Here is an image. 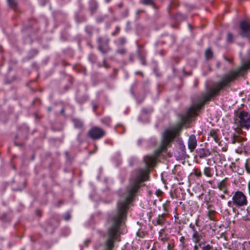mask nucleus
Masks as SVG:
<instances>
[{"instance_id": "1", "label": "nucleus", "mask_w": 250, "mask_h": 250, "mask_svg": "<svg viewBox=\"0 0 250 250\" xmlns=\"http://www.w3.org/2000/svg\"><path fill=\"white\" fill-rule=\"evenodd\" d=\"M241 73V70L232 71L224 76L222 79L215 83L212 87L209 88L200 96L192 101L191 106L188 109H200L203 106L217 95L221 90L230 86V83L233 81Z\"/></svg>"}, {"instance_id": "2", "label": "nucleus", "mask_w": 250, "mask_h": 250, "mask_svg": "<svg viewBox=\"0 0 250 250\" xmlns=\"http://www.w3.org/2000/svg\"><path fill=\"white\" fill-rule=\"evenodd\" d=\"M196 111L187 110L185 113L180 115L181 123L177 126L175 127L173 130L167 129L165 131L163 135L162 145V149H166L170 146L172 142L181 132L183 125L189 123L191 121L193 117L192 111Z\"/></svg>"}, {"instance_id": "3", "label": "nucleus", "mask_w": 250, "mask_h": 250, "mask_svg": "<svg viewBox=\"0 0 250 250\" xmlns=\"http://www.w3.org/2000/svg\"><path fill=\"white\" fill-rule=\"evenodd\" d=\"M234 120L238 126L248 129L250 127V112L247 110H236Z\"/></svg>"}, {"instance_id": "4", "label": "nucleus", "mask_w": 250, "mask_h": 250, "mask_svg": "<svg viewBox=\"0 0 250 250\" xmlns=\"http://www.w3.org/2000/svg\"><path fill=\"white\" fill-rule=\"evenodd\" d=\"M233 205L236 207H244L248 204L246 195L241 191H235L232 197Z\"/></svg>"}, {"instance_id": "5", "label": "nucleus", "mask_w": 250, "mask_h": 250, "mask_svg": "<svg viewBox=\"0 0 250 250\" xmlns=\"http://www.w3.org/2000/svg\"><path fill=\"white\" fill-rule=\"evenodd\" d=\"M109 38L107 36L104 37L99 36L98 37L97 42L98 43V49L103 54L105 55L110 50L109 46Z\"/></svg>"}, {"instance_id": "6", "label": "nucleus", "mask_w": 250, "mask_h": 250, "mask_svg": "<svg viewBox=\"0 0 250 250\" xmlns=\"http://www.w3.org/2000/svg\"><path fill=\"white\" fill-rule=\"evenodd\" d=\"M240 31L239 34L243 38L250 37V20H244L239 24Z\"/></svg>"}, {"instance_id": "7", "label": "nucleus", "mask_w": 250, "mask_h": 250, "mask_svg": "<svg viewBox=\"0 0 250 250\" xmlns=\"http://www.w3.org/2000/svg\"><path fill=\"white\" fill-rule=\"evenodd\" d=\"M105 134V131L98 126L92 127L88 132V136L93 140H99Z\"/></svg>"}, {"instance_id": "8", "label": "nucleus", "mask_w": 250, "mask_h": 250, "mask_svg": "<svg viewBox=\"0 0 250 250\" xmlns=\"http://www.w3.org/2000/svg\"><path fill=\"white\" fill-rule=\"evenodd\" d=\"M198 222V221L196 220L195 224L191 223L189 225V228L193 232L192 237L195 243H198L202 238L200 227L197 224Z\"/></svg>"}, {"instance_id": "9", "label": "nucleus", "mask_w": 250, "mask_h": 250, "mask_svg": "<svg viewBox=\"0 0 250 250\" xmlns=\"http://www.w3.org/2000/svg\"><path fill=\"white\" fill-rule=\"evenodd\" d=\"M178 146L175 150V156L179 159H183L186 154V146L181 138H178Z\"/></svg>"}, {"instance_id": "10", "label": "nucleus", "mask_w": 250, "mask_h": 250, "mask_svg": "<svg viewBox=\"0 0 250 250\" xmlns=\"http://www.w3.org/2000/svg\"><path fill=\"white\" fill-rule=\"evenodd\" d=\"M197 144V140L195 135L192 134L189 136L188 139V148L190 151H193L196 147Z\"/></svg>"}, {"instance_id": "11", "label": "nucleus", "mask_w": 250, "mask_h": 250, "mask_svg": "<svg viewBox=\"0 0 250 250\" xmlns=\"http://www.w3.org/2000/svg\"><path fill=\"white\" fill-rule=\"evenodd\" d=\"M59 221L57 217H52L48 222V226L47 227V230H48L49 229H51V232H53L54 229L59 226Z\"/></svg>"}, {"instance_id": "12", "label": "nucleus", "mask_w": 250, "mask_h": 250, "mask_svg": "<svg viewBox=\"0 0 250 250\" xmlns=\"http://www.w3.org/2000/svg\"><path fill=\"white\" fill-rule=\"evenodd\" d=\"M136 53L137 54L138 58L140 60L141 64L143 65H146L147 63L146 61V51L143 49L138 48L136 51Z\"/></svg>"}, {"instance_id": "13", "label": "nucleus", "mask_w": 250, "mask_h": 250, "mask_svg": "<svg viewBox=\"0 0 250 250\" xmlns=\"http://www.w3.org/2000/svg\"><path fill=\"white\" fill-rule=\"evenodd\" d=\"M167 215V213H163L162 214H160L155 219V223L154 221L153 222V224L155 226L159 225L163 226L166 221V217Z\"/></svg>"}, {"instance_id": "14", "label": "nucleus", "mask_w": 250, "mask_h": 250, "mask_svg": "<svg viewBox=\"0 0 250 250\" xmlns=\"http://www.w3.org/2000/svg\"><path fill=\"white\" fill-rule=\"evenodd\" d=\"M198 156L201 159H205L209 156L211 154V152L209 149L201 148L197 150Z\"/></svg>"}, {"instance_id": "15", "label": "nucleus", "mask_w": 250, "mask_h": 250, "mask_svg": "<svg viewBox=\"0 0 250 250\" xmlns=\"http://www.w3.org/2000/svg\"><path fill=\"white\" fill-rule=\"evenodd\" d=\"M246 141V139L236 134H233L231 137L232 144H235L238 143L240 146L243 145V143Z\"/></svg>"}, {"instance_id": "16", "label": "nucleus", "mask_w": 250, "mask_h": 250, "mask_svg": "<svg viewBox=\"0 0 250 250\" xmlns=\"http://www.w3.org/2000/svg\"><path fill=\"white\" fill-rule=\"evenodd\" d=\"M217 187L219 190L222 191L224 193L227 194L228 192V190L226 179H225L222 180L220 182L218 183Z\"/></svg>"}, {"instance_id": "17", "label": "nucleus", "mask_w": 250, "mask_h": 250, "mask_svg": "<svg viewBox=\"0 0 250 250\" xmlns=\"http://www.w3.org/2000/svg\"><path fill=\"white\" fill-rule=\"evenodd\" d=\"M218 132H219L218 130H215L214 129H212L209 132L210 136L213 139L214 141L216 143H219L220 140L218 135Z\"/></svg>"}, {"instance_id": "18", "label": "nucleus", "mask_w": 250, "mask_h": 250, "mask_svg": "<svg viewBox=\"0 0 250 250\" xmlns=\"http://www.w3.org/2000/svg\"><path fill=\"white\" fill-rule=\"evenodd\" d=\"M72 121L74 124V126L75 128L82 129L83 128V122L79 119L77 118H72Z\"/></svg>"}, {"instance_id": "19", "label": "nucleus", "mask_w": 250, "mask_h": 250, "mask_svg": "<svg viewBox=\"0 0 250 250\" xmlns=\"http://www.w3.org/2000/svg\"><path fill=\"white\" fill-rule=\"evenodd\" d=\"M98 5L94 0H91L89 3V10L92 15L98 8Z\"/></svg>"}, {"instance_id": "20", "label": "nucleus", "mask_w": 250, "mask_h": 250, "mask_svg": "<svg viewBox=\"0 0 250 250\" xmlns=\"http://www.w3.org/2000/svg\"><path fill=\"white\" fill-rule=\"evenodd\" d=\"M101 123L106 126H109L111 123V119L109 117H104L101 119Z\"/></svg>"}, {"instance_id": "21", "label": "nucleus", "mask_w": 250, "mask_h": 250, "mask_svg": "<svg viewBox=\"0 0 250 250\" xmlns=\"http://www.w3.org/2000/svg\"><path fill=\"white\" fill-rule=\"evenodd\" d=\"M213 56V52L210 48H208L205 51V57L206 59L209 60L212 58Z\"/></svg>"}, {"instance_id": "22", "label": "nucleus", "mask_w": 250, "mask_h": 250, "mask_svg": "<svg viewBox=\"0 0 250 250\" xmlns=\"http://www.w3.org/2000/svg\"><path fill=\"white\" fill-rule=\"evenodd\" d=\"M204 173L207 177H210L212 176L211 174V169L209 167H205L204 169Z\"/></svg>"}, {"instance_id": "23", "label": "nucleus", "mask_w": 250, "mask_h": 250, "mask_svg": "<svg viewBox=\"0 0 250 250\" xmlns=\"http://www.w3.org/2000/svg\"><path fill=\"white\" fill-rule=\"evenodd\" d=\"M85 31L89 35H92L93 32V27L90 25H87L85 27Z\"/></svg>"}, {"instance_id": "24", "label": "nucleus", "mask_w": 250, "mask_h": 250, "mask_svg": "<svg viewBox=\"0 0 250 250\" xmlns=\"http://www.w3.org/2000/svg\"><path fill=\"white\" fill-rule=\"evenodd\" d=\"M142 3L145 5H151L154 6V3L153 0H142Z\"/></svg>"}, {"instance_id": "25", "label": "nucleus", "mask_w": 250, "mask_h": 250, "mask_svg": "<svg viewBox=\"0 0 250 250\" xmlns=\"http://www.w3.org/2000/svg\"><path fill=\"white\" fill-rule=\"evenodd\" d=\"M245 167L247 172L250 174V160L247 159L245 164Z\"/></svg>"}, {"instance_id": "26", "label": "nucleus", "mask_w": 250, "mask_h": 250, "mask_svg": "<svg viewBox=\"0 0 250 250\" xmlns=\"http://www.w3.org/2000/svg\"><path fill=\"white\" fill-rule=\"evenodd\" d=\"M227 42L229 43H232L233 42V35L231 33L229 32L227 36Z\"/></svg>"}, {"instance_id": "27", "label": "nucleus", "mask_w": 250, "mask_h": 250, "mask_svg": "<svg viewBox=\"0 0 250 250\" xmlns=\"http://www.w3.org/2000/svg\"><path fill=\"white\" fill-rule=\"evenodd\" d=\"M8 4L10 7L15 8L16 6V2L15 0H7Z\"/></svg>"}, {"instance_id": "28", "label": "nucleus", "mask_w": 250, "mask_h": 250, "mask_svg": "<svg viewBox=\"0 0 250 250\" xmlns=\"http://www.w3.org/2000/svg\"><path fill=\"white\" fill-rule=\"evenodd\" d=\"M175 19L177 21H182L185 19V17L180 13H178L176 16Z\"/></svg>"}, {"instance_id": "29", "label": "nucleus", "mask_w": 250, "mask_h": 250, "mask_svg": "<svg viewBox=\"0 0 250 250\" xmlns=\"http://www.w3.org/2000/svg\"><path fill=\"white\" fill-rule=\"evenodd\" d=\"M202 250H213V248L212 246L207 244L202 247Z\"/></svg>"}, {"instance_id": "30", "label": "nucleus", "mask_w": 250, "mask_h": 250, "mask_svg": "<svg viewBox=\"0 0 250 250\" xmlns=\"http://www.w3.org/2000/svg\"><path fill=\"white\" fill-rule=\"evenodd\" d=\"M108 12L110 13L111 16H113L112 18V21H117V18L114 16V13L113 10V9L111 8H109L108 9Z\"/></svg>"}, {"instance_id": "31", "label": "nucleus", "mask_w": 250, "mask_h": 250, "mask_svg": "<svg viewBox=\"0 0 250 250\" xmlns=\"http://www.w3.org/2000/svg\"><path fill=\"white\" fill-rule=\"evenodd\" d=\"M194 173L195 175L198 177H200L202 176L201 171L197 168H196L194 169Z\"/></svg>"}, {"instance_id": "32", "label": "nucleus", "mask_w": 250, "mask_h": 250, "mask_svg": "<svg viewBox=\"0 0 250 250\" xmlns=\"http://www.w3.org/2000/svg\"><path fill=\"white\" fill-rule=\"evenodd\" d=\"M116 52L118 54H120L121 55H124L126 53V49L125 48H123L121 49H118L116 51Z\"/></svg>"}, {"instance_id": "33", "label": "nucleus", "mask_w": 250, "mask_h": 250, "mask_svg": "<svg viewBox=\"0 0 250 250\" xmlns=\"http://www.w3.org/2000/svg\"><path fill=\"white\" fill-rule=\"evenodd\" d=\"M96 20V22L97 23H101V22H103L104 20V19L102 15H101V16H98L97 17Z\"/></svg>"}, {"instance_id": "34", "label": "nucleus", "mask_w": 250, "mask_h": 250, "mask_svg": "<svg viewBox=\"0 0 250 250\" xmlns=\"http://www.w3.org/2000/svg\"><path fill=\"white\" fill-rule=\"evenodd\" d=\"M120 30V27L118 26H117L116 27L115 31L111 33V35L112 36L117 35L119 33Z\"/></svg>"}, {"instance_id": "35", "label": "nucleus", "mask_w": 250, "mask_h": 250, "mask_svg": "<svg viewBox=\"0 0 250 250\" xmlns=\"http://www.w3.org/2000/svg\"><path fill=\"white\" fill-rule=\"evenodd\" d=\"M214 214V211H209L208 213V217L210 220H213V216Z\"/></svg>"}, {"instance_id": "36", "label": "nucleus", "mask_w": 250, "mask_h": 250, "mask_svg": "<svg viewBox=\"0 0 250 250\" xmlns=\"http://www.w3.org/2000/svg\"><path fill=\"white\" fill-rule=\"evenodd\" d=\"M71 218V215L69 213H66L64 215V219L66 221H68Z\"/></svg>"}, {"instance_id": "37", "label": "nucleus", "mask_w": 250, "mask_h": 250, "mask_svg": "<svg viewBox=\"0 0 250 250\" xmlns=\"http://www.w3.org/2000/svg\"><path fill=\"white\" fill-rule=\"evenodd\" d=\"M77 140L80 143H82V142H83V139L82 138V134L80 133L79 134H78V136H77Z\"/></svg>"}, {"instance_id": "38", "label": "nucleus", "mask_w": 250, "mask_h": 250, "mask_svg": "<svg viewBox=\"0 0 250 250\" xmlns=\"http://www.w3.org/2000/svg\"><path fill=\"white\" fill-rule=\"evenodd\" d=\"M119 42H120L121 44H124L125 43V42H126V40L125 39V38L124 37H122L120 39H119Z\"/></svg>"}, {"instance_id": "39", "label": "nucleus", "mask_w": 250, "mask_h": 250, "mask_svg": "<svg viewBox=\"0 0 250 250\" xmlns=\"http://www.w3.org/2000/svg\"><path fill=\"white\" fill-rule=\"evenodd\" d=\"M92 106L94 109H95L99 107L98 103L94 102L92 103Z\"/></svg>"}, {"instance_id": "40", "label": "nucleus", "mask_w": 250, "mask_h": 250, "mask_svg": "<svg viewBox=\"0 0 250 250\" xmlns=\"http://www.w3.org/2000/svg\"><path fill=\"white\" fill-rule=\"evenodd\" d=\"M163 208H164V211L166 212H167L168 211L167 205L166 204L163 205Z\"/></svg>"}, {"instance_id": "41", "label": "nucleus", "mask_w": 250, "mask_h": 250, "mask_svg": "<svg viewBox=\"0 0 250 250\" xmlns=\"http://www.w3.org/2000/svg\"><path fill=\"white\" fill-rule=\"evenodd\" d=\"M148 114L147 110H143L141 114V116H145Z\"/></svg>"}, {"instance_id": "42", "label": "nucleus", "mask_w": 250, "mask_h": 250, "mask_svg": "<svg viewBox=\"0 0 250 250\" xmlns=\"http://www.w3.org/2000/svg\"><path fill=\"white\" fill-rule=\"evenodd\" d=\"M248 189L249 195L250 196V180L248 182Z\"/></svg>"}, {"instance_id": "43", "label": "nucleus", "mask_w": 250, "mask_h": 250, "mask_svg": "<svg viewBox=\"0 0 250 250\" xmlns=\"http://www.w3.org/2000/svg\"><path fill=\"white\" fill-rule=\"evenodd\" d=\"M31 53H33L34 55H36L38 54V51L36 49H32L31 51Z\"/></svg>"}, {"instance_id": "44", "label": "nucleus", "mask_w": 250, "mask_h": 250, "mask_svg": "<svg viewBox=\"0 0 250 250\" xmlns=\"http://www.w3.org/2000/svg\"><path fill=\"white\" fill-rule=\"evenodd\" d=\"M129 59L132 62H134V56L133 54H130L129 56Z\"/></svg>"}, {"instance_id": "45", "label": "nucleus", "mask_w": 250, "mask_h": 250, "mask_svg": "<svg viewBox=\"0 0 250 250\" xmlns=\"http://www.w3.org/2000/svg\"><path fill=\"white\" fill-rule=\"evenodd\" d=\"M135 75L140 74V75H141V76L142 77L144 76V74L143 73V72H142L141 71H136V72H135Z\"/></svg>"}, {"instance_id": "46", "label": "nucleus", "mask_w": 250, "mask_h": 250, "mask_svg": "<svg viewBox=\"0 0 250 250\" xmlns=\"http://www.w3.org/2000/svg\"><path fill=\"white\" fill-rule=\"evenodd\" d=\"M142 140L141 139H139L138 141H137V143H138V145L139 146H140L142 144Z\"/></svg>"}, {"instance_id": "47", "label": "nucleus", "mask_w": 250, "mask_h": 250, "mask_svg": "<svg viewBox=\"0 0 250 250\" xmlns=\"http://www.w3.org/2000/svg\"><path fill=\"white\" fill-rule=\"evenodd\" d=\"M130 93L133 96H134V92L133 91L132 87H131L130 88Z\"/></svg>"}, {"instance_id": "48", "label": "nucleus", "mask_w": 250, "mask_h": 250, "mask_svg": "<svg viewBox=\"0 0 250 250\" xmlns=\"http://www.w3.org/2000/svg\"><path fill=\"white\" fill-rule=\"evenodd\" d=\"M33 116L35 119H37L38 118V115L37 113H34Z\"/></svg>"}, {"instance_id": "49", "label": "nucleus", "mask_w": 250, "mask_h": 250, "mask_svg": "<svg viewBox=\"0 0 250 250\" xmlns=\"http://www.w3.org/2000/svg\"><path fill=\"white\" fill-rule=\"evenodd\" d=\"M102 16L103 17V18H104V20H105V19H107L108 18V16L107 15H106V14H105L104 15H102Z\"/></svg>"}, {"instance_id": "50", "label": "nucleus", "mask_w": 250, "mask_h": 250, "mask_svg": "<svg viewBox=\"0 0 250 250\" xmlns=\"http://www.w3.org/2000/svg\"><path fill=\"white\" fill-rule=\"evenodd\" d=\"M232 204H233V202H232V201H229L228 202V205L230 207L231 205H232Z\"/></svg>"}, {"instance_id": "51", "label": "nucleus", "mask_w": 250, "mask_h": 250, "mask_svg": "<svg viewBox=\"0 0 250 250\" xmlns=\"http://www.w3.org/2000/svg\"><path fill=\"white\" fill-rule=\"evenodd\" d=\"M184 239H185L184 237V236H182V237H181L180 238V241L181 242H184Z\"/></svg>"}, {"instance_id": "52", "label": "nucleus", "mask_w": 250, "mask_h": 250, "mask_svg": "<svg viewBox=\"0 0 250 250\" xmlns=\"http://www.w3.org/2000/svg\"><path fill=\"white\" fill-rule=\"evenodd\" d=\"M198 247L197 245H195L194 247V250H198Z\"/></svg>"}, {"instance_id": "53", "label": "nucleus", "mask_w": 250, "mask_h": 250, "mask_svg": "<svg viewBox=\"0 0 250 250\" xmlns=\"http://www.w3.org/2000/svg\"><path fill=\"white\" fill-rule=\"evenodd\" d=\"M220 197H221L222 199H225V196L224 194H222V195H220Z\"/></svg>"}, {"instance_id": "54", "label": "nucleus", "mask_w": 250, "mask_h": 250, "mask_svg": "<svg viewBox=\"0 0 250 250\" xmlns=\"http://www.w3.org/2000/svg\"><path fill=\"white\" fill-rule=\"evenodd\" d=\"M130 22L129 21H127V23H126V25H127V26H129L130 25Z\"/></svg>"}, {"instance_id": "55", "label": "nucleus", "mask_w": 250, "mask_h": 250, "mask_svg": "<svg viewBox=\"0 0 250 250\" xmlns=\"http://www.w3.org/2000/svg\"><path fill=\"white\" fill-rule=\"evenodd\" d=\"M61 114H63L64 113V110H61Z\"/></svg>"}, {"instance_id": "56", "label": "nucleus", "mask_w": 250, "mask_h": 250, "mask_svg": "<svg viewBox=\"0 0 250 250\" xmlns=\"http://www.w3.org/2000/svg\"><path fill=\"white\" fill-rule=\"evenodd\" d=\"M111 0H105V1L106 2V3H108Z\"/></svg>"}, {"instance_id": "57", "label": "nucleus", "mask_w": 250, "mask_h": 250, "mask_svg": "<svg viewBox=\"0 0 250 250\" xmlns=\"http://www.w3.org/2000/svg\"><path fill=\"white\" fill-rule=\"evenodd\" d=\"M225 60H226L227 61H228V62H230V60H229V59L227 58H225Z\"/></svg>"}, {"instance_id": "58", "label": "nucleus", "mask_w": 250, "mask_h": 250, "mask_svg": "<svg viewBox=\"0 0 250 250\" xmlns=\"http://www.w3.org/2000/svg\"><path fill=\"white\" fill-rule=\"evenodd\" d=\"M15 144L16 146H19V145H18L17 143H15Z\"/></svg>"}, {"instance_id": "59", "label": "nucleus", "mask_w": 250, "mask_h": 250, "mask_svg": "<svg viewBox=\"0 0 250 250\" xmlns=\"http://www.w3.org/2000/svg\"><path fill=\"white\" fill-rule=\"evenodd\" d=\"M165 239V238H164V239L162 238V240H163V241H164Z\"/></svg>"}, {"instance_id": "60", "label": "nucleus", "mask_w": 250, "mask_h": 250, "mask_svg": "<svg viewBox=\"0 0 250 250\" xmlns=\"http://www.w3.org/2000/svg\"><path fill=\"white\" fill-rule=\"evenodd\" d=\"M160 54H161V55H163L162 52H160Z\"/></svg>"}, {"instance_id": "61", "label": "nucleus", "mask_w": 250, "mask_h": 250, "mask_svg": "<svg viewBox=\"0 0 250 250\" xmlns=\"http://www.w3.org/2000/svg\"><path fill=\"white\" fill-rule=\"evenodd\" d=\"M143 116H141L140 118H143ZM142 120H143V118H142Z\"/></svg>"}, {"instance_id": "62", "label": "nucleus", "mask_w": 250, "mask_h": 250, "mask_svg": "<svg viewBox=\"0 0 250 250\" xmlns=\"http://www.w3.org/2000/svg\"><path fill=\"white\" fill-rule=\"evenodd\" d=\"M105 62V60H104V62Z\"/></svg>"}, {"instance_id": "63", "label": "nucleus", "mask_w": 250, "mask_h": 250, "mask_svg": "<svg viewBox=\"0 0 250 250\" xmlns=\"http://www.w3.org/2000/svg\"><path fill=\"white\" fill-rule=\"evenodd\" d=\"M151 250H154V249H151Z\"/></svg>"}]
</instances>
